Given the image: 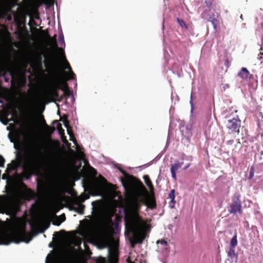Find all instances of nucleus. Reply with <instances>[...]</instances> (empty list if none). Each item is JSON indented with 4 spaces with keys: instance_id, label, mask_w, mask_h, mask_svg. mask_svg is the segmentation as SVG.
<instances>
[{
    "instance_id": "33",
    "label": "nucleus",
    "mask_w": 263,
    "mask_h": 263,
    "mask_svg": "<svg viewBox=\"0 0 263 263\" xmlns=\"http://www.w3.org/2000/svg\"><path fill=\"white\" fill-rule=\"evenodd\" d=\"M58 218H59L60 220L62 222H64L66 220V216L64 214H62L59 217H58Z\"/></svg>"
},
{
    "instance_id": "12",
    "label": "nucleus",
    "mask_w": 263,
    "mask_h": 263,
    "mask_svg": "<svg viewBox=\"0 0 263 263\" xmlns=\"http://www.w3.org/2000/svg\"><path fill=\"white\" fill-rule=\"evenodd\" d=\"M237 144L235 143L233 140H229L226 143V146L227 150V153H229L231 152L233 153H237L238 149L237 148Z\"/></svg>"
},
{
    "instance_id": "15",
    "label": "nucleus",
    "mask_w": 263,
    "mask_h": 263,
    "mask_svg": "<svg viewBox=\"0 0 263 263\" xmlns=\"http://www.w3.org/2000/svg\"><path fill=\"white\" fill-rule=\"evenodd\" d=\"M238 76L242 79H251L252 77V74L250 73L248 70L245 67H242L238 73Z\"/></svg>"
},
{
    "instance_id": "39",
    "label": "nucleus",
    "mask_w": 263,
    "mask_h": 263,
    "mask_svg": "<svg viewBox=\"0 0 263 263\" xmlns=\"http://www.w3.org/2000/svg\"><path fill=\"white\" fill-rule=\"evenodd\" d=\"M80 155L81 157H82V158L85 157V154L83 152H80Z\"/></svg>"
},
{
    "instance_id": "24",
    "label": "nucleus",
    "mask_w": 263,
    "mask_h": 263,
    "mask_svg": "<svg viewBox=\"0 0 263 263\" xmlns=\"http://www.w3.org/2000/svg\"><path fill=\"white\" fill-rule=\"evenodd\" d=\"M143 179L144 180V182L148 187L153 185V183L148 175H144L143 176Z\"/></svg>"
},
{
    "instance_id": "3",
    "label": "nucleus",
    "mask_w": 263,
    "mask_h": 263,
    "mask_svg": "<svg viewBox=\"0 0 263 263\" xmlns=\"http://www.w3.org/2000/svg\"><path fill=\"white\" fill-rule=\"evenodd\" d=\"M121 181L125 190L133 197L130 205L124 211L125 225H130V227H133L134 225L147 226V222L142 219L139 212L141 207V203H143L140 199L143 197L139 196L137 191H136V194H134L133 192L134 186L132 184L128 186L124 179L121 178Z\"/></svg>"
},
{
    "instance_id": "13",
    "label": "nucleus",
    "mask_w": 263,
    "mask_h": 263,
    "mask_svg": "<svg viewBox=\"0 0 263 263\" xmlns=\"http://www.w3.org/2000/svg\"><path fill=\"white\" fill-rule=\"evenodd\" d=\"M183 163V162L180 163L178 161H177L174 163V164L172 165L171 168V172L172 174V177L174 180H176V173L178 170L182 166Z\"/></svg>"
},
{
    "instance_id": "31",
    "label": "nucleus",
    "mask_w": 263,
    "mask_h": 263,
    "mask_svg": "<svg viewBox=\"0 0 263 263\" xmlns=\"http://www.w3.org/2000/svg\"><path fill=\"white\" fill-rule=\"evenodd\" d=\"M63 124H64V125L65 126V127L66 128H68V127H70V126H69V121L67 120V118L63 120Z\"/></svg>"
},
{
    "instance_id": "23",
    "label": "nucleus",
    "mask_w": 263,
    "mask_h": 263,
    "mask_svg": "<svg viewBox=\"0 0 263 263\" xmlns=\"http://www.w3.org/2000/svg\"><path fill=\"white\" fill-rule=\"evenodd\" d=\"M118 256L115 253L111 254L108 259L109 263H118Z\"/></svg>"
},
{
    "instance_id": "44",
    "label": "nucleus",
    "mask_w": 263,
    "mask_h": 263,
    "mask_svg": "<svg viewBox=\"0 0 263 263\" xmlns=\"http://www.w3.org/2000/svg\"><path fill=\"white\" fill-rule=\"evenodd\" d=\"M49 226H50V223H47V226L45 229H47L49 227Z\"/></svg>"
},
{
    "instance_id": "10",
    "label": "nucleus",
    "mask_w": 263,
    "mask_h": 263,
    "mask_svg": "<svg viewBox=\"0 0 263 263\" xmlns=\"http://www.w3.org/2000/svg\"><path fill=\"white\" fill-rule=\"evenodd\" d=\"M240 120L233 118L232 120H229L227 124V127L232 132H239V128L240 127Z\"/></svg>"
},
{
    "instance_id": "14",
    "label": "nucleus",
    "mask_w": 263,
    "mask_h": 263,
    "mask_svg": "<svg viewBox=\"0 0 263 263\" xmlns=\"http://www.w3.org/2000/svg\"><path fill=\"white\" fill-rule=\"evenodd\" d=\"M103 224L106 230L112 231V227L114 226V222L111 216H108L104 219Z\"/></svg>"
},
{
    "instance_id": "6",
    "label": "nucleus",
    "mask_w": 263,
    "mask_h": 263,
    "mask_svg": "<svg viewBox=\"0 0 263 263\" xmlns=\"http://www.w3.org/2000/svg\"><path fill=\"white\" fill-rule=\"evenodd\" d=\"M46 66L51 70L53 76L51 87L48 90L46 96L47 98L50 99L51 101H55L60 97L58 91L59 89L57 87V84L61 80V70L59 69L58 65L55 62H51L50 67Z\"/></svg>"
},
{
    "instance_id": "32",
    "label": "nucleus",
    "mask_w": 263,
    "mask_h": 263,
    "mask_svg": "<svg viewBox=\"0 0 263 263\" xmlns=\"http://www.w3.org/2000/svg\"><path fill=\"white\" fill-rule=\"evenodd\" d=\"M157 242V243H160L164 246H166L167 245V242L165 239L158 240Z\"/></svg>"
},
{
    "instance_id": "18",
    "label": "nucleus",
    "mask_w": 263,
    "mask_h": 263,
    "mask_svg": "<svg viewBox=\"0 0 263 263\" xmlns=\"http://www.w3.org/2000/svg\"><path fill=\"white\" fill-rule=\"evenodd\" d=\"M65 62L66 65L65 66V69H68L69 71V77L67 79V80H74L76 79V74L72 71L71 67L70 65H69V63L68 62V61L66 60H65Z\"/></svg>"
},
{
    "instance_id": "17",
    "label": "nucleus",
    "mask_w": 263,
    "mask_h": 263,
    "mask_svg": "<svg viewBox=\"0 0 263 263\" xmlns=\"http://www.w3.org/2000/svg\"><path fill=\"white\" fill-rule=\"evenodd\" d=\"M207 20L208 21L212 23L215 29L216 28L217 24H218V21L215 17V15L213 13L209 14Z\"/></svg>"
},
{
    "instance_id": "38",
    "label": "nucleus",
    "mask_w": 263,
    "mask_h": 263,
    "mask_svg": "<svg viewBox=\"0 0 263 263\" xmlns=\"http://www.w3.org/2000/svg\"><path fill=\"white\" fill-rule=\"evenodd\" d=\"M3 98V95L1 93H0V103L1 104L4 103V101L1 99V98Z\"/></svg>"
},
{
    "instance_id": "22",
    "label": "nucleus",
    "mask_w": 263,
    "mask_h": 263,
    "mask_svg": "<svg viewBox=\"0 0 263 263\" xmlns=\"http://www.w3.org/2000/svg\"><path fill=\"white\" fill-rule=\"evenodd\" d=\"M237 245V234L235 233L231 240L230 247L235 248Z\"/></svg>"
},
{
    "instance_id": "42",
    "label": "nucleus",
    "mask_w": 263,
    "mask_h": 263,
    "mask_svg": "<svg viewBox=\"0 0 263 263\" xmlns=\"http://www.w3.org/2000/svg\"><path fill=\"white\" fill-rule=\"evenodd\" d=\"M6 176H7V175H6V174H4V175H3V179H5V178H6Z\"/></svg>"
},
{
    "instance_id": "46",
    "label": "nucleus",
    "mask_w": 263,
    "mask_h": 263,
    "mask_svg": "<svg viewBox=\"0 0 263 263\" xmlns=\"http://www.w3.org/2000/svg\"><path fill=\"white\" fill-rule=\"evenodd\" d=\"M261 155H263V151H262V152H261Z\"/></svg>"
},
{
    "instance_id": "9",
    "label": "nucleus",
    "mask_w": 263,
    "mask_h": 263,
    "mask_svg": "<svg viewBox=\"0 0 263 263\" xmlns=\"http://www.w3.org/2000/svg\"><path fill=\"white\" fill-rule=\"evenodd\" d=\"M57 87L62 90L63 92V96L68 97L72 95V92L69 89L68 84L66 82V80L64 79L62 71H61V80L58 82L57 84Z\"/></svg>"
},
{
    "instance_id": "30",
    "label": "nucleus",
    "mask_w": 263,
    "mask_h": 263,
    "mask_svg": "<svg viewBox=\"0 0 263 263\" xmlns=\"http://www.w3.org/2000/svg\"><path fill=\"white\" fill-rule=\"evenodd\" d=\"M44 121L45 122V126L46 127L47 130L48 132V133H50V134H52L54 132V130H55L54 127H50L49 125H48L46 123L45 120H44Z\"/></svg>"
},
{
    "instance_id": "40",
    "label": "nucleus",
    "mask_w": 263,
    "mask_h": 263,
    "mask_svg": "<svg viewBox=\"0 0 263 263\" xmlns=\"http://www.w3.org/2000/svg\"><path fill=\"white\" fill-rule=\"evenodd\" d=\"M253 175V173L252 172V171H251L250 173V178H251Z\"/></svg>"
},
{
    "instance_id": "43",
    "label": "nucleus",
    "mask_w": 263,
    "mask_h": 263,
    "mask_svg": "<svg viewBox=\"0 0 263 263\" xmlns=\"http://www.w3.org/2000/svg\"><path fill=\"white\" fill-rule=\"evenodd\" d=\"M101 178L103 180L106 181V179L103 176H101Z\"/></svg>"
},
{
    "instance_id": "5",
    "label": "nucleus",
    "mask_w": 263,
    "mask_h": 263,
    "mask_svg": "<svg viewBox=\"0 0 263 263\" xmlns=\"http://www.w3.org/2000/svg\"><path fill=\"white\" fill-rule=\"evenodd\" d=\"M134 186L133 192L136 194L137 191L139 196L143 197L140 199V201L147 208L154 210L156 208L157 204L155 196V189L153 185L148 187L149 192H148L146 188L144 186L140 180H138L135 183L132 184Z\"/></svg>"
},
{
    "instance_id": "2",
    "label": "nucleus",
    "mask_w": 263,
    "mask_h": 263,
    "mask_svg": "<svg viewBox=\"0 0 263 263\" xmlns=\"http://www.w3.org/2000/svg\"><path fill=\"white\" fill-rule=\"evenodd\" d=\"M12 64L9 55L3 54L0 55V77H3L6 82H9V78L6 77L9 73L11 77V83L13 87H24L26 84L27 64H13L12 67Z\"/></svg>"
},
{
    "instance_id": "4",
    "label": "nucleus",
    "mask_w": 263,
    "mask_h": 263,
    "mask_svg": "<svg viewBox=\"0 0 263 263\" xmlns=\"http://www.w3.org/2000/svg\"><path fill=\"white\" fill-rule=\"evenodd\" d=\"M32 238V234L26 231V224L22 223L8 235L1 236L0 237V245H8L11 242L18 243L21 242H25L28 243Z\"/></svg>"
},
{
    "instance_id": "7",
    "label": "nucleus",
    "mask_w": 263,
    "mask_h": 263,
    "mask_svg": "<svg viewBox=\"0 0 263 263\" xmlns=\"http://www.w3.org/2000/svg\"><path fill=\"white\" fill-rule=\"evenodd\" d=\"M126 231L133 235L130 239V247L134 248L136 244L142 243L145 239L144 231L147 226L125 225Z\"/></svg>"
},
{
    "instance_id": "36",
    "label": "nucleus",
    "mask_w": 263,
    "mask_h": 263,
    "mask_svg": "<svg viewBox=\"0 0 263 263\" xmlns=\"http://www.w3.org/2000/svg\"><path fill=\"white\" fill-rule=\"evenodd\" d=\"M207 13V12L206 11H204L202 13V17L203 18H206L205 17V15Z\"/></svg>"
},
{
    "instance_id": "21",
    "label": "nucleus",
    "mask_w": 263,
    "mask_h": 263,
    "mask_svg": "<svg viewBox=\"0 0 263 263\" xmlns=\"http://www.w3.org/2000/svg\"><path fill=\"white\" fill-rule=\"evenodd\" d=\"M34 66L40 67L42 66V57L41 54L37 57L36 59L33 62V63L31 64V66L32 67H33Z\"/></svg>"
},
{
    "instance_id": "45",
    "label": "nucleus",
    "mask_w": 263,
    "mask_h": 263,
    "mask_svg": "<svg viewBox=\"0 0 263 263\" xmlns=\"http://www.w3.org/2000/svg\"><path fill=\"white\" fill-rule=\"evenodd\" d=\"M123 173L125 175H127L126 173L124 171L123 172Z\"/></svg>"
},
{
    "instance_id": "26",
    "label": "nucleus",
    "mask_w": 263,
    "mask_h": 263,
    "mask_svg": "<svg viewBox=\"0 0 263 263\" xmlns=\"http://www.w3.org/2000/svg\"><path fill=\"white\" fill-rule=\"evenodd\" d=\"M228 255L231 258H233L235 256H236V253H235V251L234 250V248H232V247L229 248V250L228 252Z\"/></svg>"
},
{
    "instance_id": "28",
    "label": "nucleus",
    "mask_w": 263,
    "mask_h": 263,
    "mask_svg": "<svg viewBox=\"0 0 263 263\" xmlns=\"http://www.w3.org/2000/svg\"><path fill=\"white\" fill-rule=\"evenodd\" d=\"M89 173L90 175L93 177H96L97 175V171L93 167L90 166L89 168Z\"/></svg>"
},
{
    "instance_id": "35",
    "label": "nucleus",
    "mask_w": 263,
    "mask_h": 263,
    "mask_svg": "<svg viewBox=\"0 0 263 263\" xmlns=\"http://www.w3.org/2000/svg\"><path fill=\"white\" fill-rule=\"evenodd\" d=\"M64 97H65V96H63V94L62 95L60 96V97L57 100L59 101H61V100H62L64 99Z\"/></svg>"
},
{
    "instance_id": "34",
    "label": "nucleus",
    "mask_w": 263,
    "mask_h": 263,
    "mask_svg": "<svg viewBox=\"0 0 263 263\" xmlns=\"http://www.w3.org/2000/svg\"><path fill=\"white\" fill-rule=\"evenodd\" d=\"M67 131L68 134H69L70 135V136H71V135L72 134L71 127H68V128H67Z\"/></svg>"
},
{
    "instance_id": "41",
    "label": "nucleus",
    "mask_w": 263,
    "mask_h": 263,
    "mask_svg": "<svg viewBox=\"0 0 263 263\" xmlns=\"http://www.w3.org/2000/svg\"><path fill=\"white\" fill-rule=\"evenodd\" d=\"M190 166V164H188L186 166H185L184 168V170H186Z\"/></svg>"
},
{
    "instance_id": "19",
    "label": "nucleus",
    "mask_w": 263,
    "mask_h": 263,
    "mask_svg": "<svg viewBox=\"0 0 263 263\" xmlns=\"http://www.w3.org/2000/svg\"><path fill=\"white\" fill-rule=\"evenodd\" d=\"M175 191L174 190H172L171 191L169 195H168V198L171 199V201L170 202V206H171L172 208H173L175 203Z\"/></svg>"
},
{
    "instance_id": "20",
    "label": "nucleus",
    "mask_w": 263,
    "mask_h": 263,
    "mask_svg": "<svg viewBox=\"0 0 263 263\" xmlns=\"http://www.w3.org/2000/svg\"><path fill=\"white\" fill-rule=\"evenodd\" d=\"M57 123V128L58 130L59 134L61 136H63L64 135V129H63L62 124L58 122V120H54L53 122V124Z\"/></svg>"
},
{
    "instance_id": "8",
    "label": "nucleus",
    "mask_w": 263,
    "mask_h": 263,
    "mask_svg": "<svg viewBox=\"0 0 263 263\" xmlns=\"http://www.w3.org/2000/svg\"><path fill=\"white\" fill-rule=\"evenodd\" d=\"M240 195L238 193H236L232 197V202L228 206V212L233 215L237 213L241 214L242 213L241 202L240 199Z\"/></svg>"
},
{
    "instance_id": "1",
    "label": "nucleus",
    "mask_w": 263,
    "mask_h": 263,
    "mask_svg": "<svg viewBox=\"0 0 263 263\" xmlns=\"http://www.w3.org/2000/svg\"><path fill=\"white\" fill-rule=\"evenodd\" d=\"M22 167L23 171L21 175L20 186L25 190V195L28 200L34 195V193L22 181L24 179L28 180L32 175H38L42 168L46 170L52 176L58 174V167L55 163L49 157H45L39 149L31 151L28 154Z\"/></svg>"
},
{
    "instance_id": "29",
    "label": "nucleus",
    "mask_w": 263,
    "mask_h": 263,
    "mask_svg": "<svg viewBox=\"0 0 263 263\" xmlns=\"http://www.w3.org/2000/svg\"><path fill=\"white\" fill-rule=\"evenodd\" d=\"M63 222L61 220H60L59 218L57 216H55L54 218L52 221V224L54 226H59L61 223Z\"/></svg>"
},
{
    "instance_id": "11",
    "label": "nucleus",
    "mask_w": 263,
    "mask_h": 263,
    "mask_svg": "<svg viewBox=\"0 0 263 263\" xmlns=\"http://www.w3.org/2000/svg\"><path fill=\"white\" fill-rule=\"evenodd\" d=\"M44 33V37L48 39V43L52 46L53 48L58 49V46L57 42L56 35L53 37H51L47 30H42Z\"/></svg>"
},
{
    "instance_id": "37",
    "label": "nucleus",
    "mask_w": 263,
    "mask_h": 263,
    "mask_svg": "<svg viewBox=\"0 0 263 263\" xmlns=\"http://www.w3.org/2000/svg\"><path fill=\"white\" fill-rule=\"evenodd\" d=\"M205 3H206V6L208 7L209 8H210L211 6V3L210 2H205Z\"/></svg>"
},
{
    "instance_id": "47",
    "label": "nucleus",
    "mask_w": 263,
    "mask_h": 263,
    "mask_svg": "<svg viewBox=\"0 0 263 263\" xmlns=\"http://www.w3.org/2000/svg\"><path fill=\"white\" fill-rule=\"evenodd\" d=\"M262 164H263V163H262Z\"/></svg>"
},
{
    "instance_id": "25",
    "label": "nucleus",
    "mask_w": 263,
    "mask_h": 263,
    "mask_svg": "<svg viewBox=\"0 0 263 263\" xmlns=\"http://www.w3.org/2000/svg\"><path fill=\"white\" fill-rule=\"evenodd\" d=\"M177 21L182 28L184 27L186 29H188L187 25L186 24L185 22L183 20L180 19L177 17Z\"/></svg>"
},
{
    "instance_id": "27",
    "label": "nucleus",
    "mask_w": 263,
    "mask_h": 263,
    "mask_svg": "<svg viewBox=\"0 0 263 263\" xmlns=\"http://www.w3.org/2000/svg\"><path fill=\"white\" fill-rule=\"evenodd\" d=\"M10 34L9 32L7 31L2 35V40L3 41V42H5V41L6 40H10Z\"/></svg>"
},
{
    "instance_id": "16",
    "label": "nucleus",
    "mask_w": 263,
    "mask_h": 263,
    "mask_svg": "<svg viewBox=\"0 0 263 263\" xmlns=\"http://www.w3.org/2000/svg\"><path fill=\"white\" fill-rule=\"evenodd\" d=\"M75 204L77 205V206L76 207L74 206H72L70 209L75 211L77 213H78L79 214H83L85 209V205L78 202H76Z\"/></svg>"
}]
</instances>
